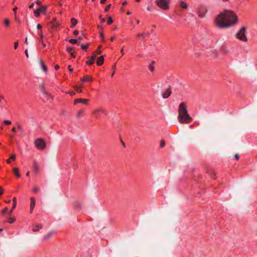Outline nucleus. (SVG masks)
Here are the masks:
<instances>
[{
    "label": "nucleus",
    "mask_w": 257,
    "mask_h": 257,
    "mask_svg": "<svg viewBox=\"0 0 257 257\" xmlns=\"http://www.w3.org/2000/svg\"><path fill=\"white\" fill-rule=\"evenodd\" d=\"M238 22V17L232 11L225 10L220 12L216 17L215 24L221 29L228 28L235 26Z\"/></svg>",
    "instance_id": "f257e3e1"
},
{
    "label": "nucleus",
    "mask_w": 257,
    "mask_h": 257,
    "mask_svg": "<svg viewBox=\"0 0 257 257\" xmlns=\"http://www.w3.org/2000/svg\"><path fill=\"white\" fill-rule=\"evenodd\" d=\"M178 120L180 123L185 124L190 123L192 120L184 102H181L179 105Z\"/></svg>",
    "instance_id": "f03ea898"
},
{
    "label": "nucleus",
    "mask_w": 257,
    "mask_h": 257,
    "mask_svg": "<svg viewBox=\"0 0 257 257\" xmlns=\"http://www.w3.org/2000/svg\"><path fill=\"white\" fill-rule=\"evenodd\" d=\"M245 31L246 28L245 27H242L236 34V38L243 42H246L247 38L245 35Z\"/></svg>",
    "instance_id": "7ed1b4c3"
},
{
    "label": "nucleus",
    "mask_w": 257,
    "mask_h": 257,
    "mask_svg": "<svg viewBox=\"0 0 257 257\" xmlns=\"http://www.w3.org/2000/svg\"><path fill=\"white\" fill-rule=\"evenodd\" d=\"M156 3L157 5L162 9L168 10L169 9V5L168 0H156Z\"/></svg>",
    "instance_id": "20e7f679"
},
{
    "label": "nucleus",
    "mask_w": 257,
    "mask_h": 257,
    "mask_svg": "<svg viewBox=\"0 0 257 257\" xmlns=\"http://www.w3.org/2000/svg\"><path fill=\"white\" fill-rule=\"evenodd\" d=\"M34 144L36 147L40 150H44L46 147V143L45 141L41 138L36 139Z\"/></svg>",
    "instance_id": "39448f33"
},
{
    "label": "nucleus",
    "mask_w": 257,
    "mask_h": 257,
    "mask_svg": "<svg viewBox=\"0 0 257 257\" xmlns=\"http://www.w3.org/2000/svg\"><path fill=\"white\" fill-rule=\"evenodd\" d=\"M207 10L205 6H201L198 9V14L200 18H202L207 13Z\"/></svg>",
    "instance_id": "423d86ee"
},
{
    "label": "nucleus",
    "mask_w": 257,
    "mask_h": 257,
    "mask_svg": "<svg viewBox=\"0 0 257 257\" xmlns=\"http://www.w3.org/2000/svg\"><path fill=\"white\" fill-rule=\"evenodd\" d=\"M40 91L42 92V93L45 95L48 99H52V96L50 94H49L48 92L45 90V83L42 82L40 86Z\"/></svg>",
    "instance_id": "0eeeda50"
},
{
    "label": "nucleus",
    "mask_w": 257,
    "mask_h": 257,
    "mask_svg": "<svg viewBox=\"0 0 257 257\" xmlns=\"http://www.w3.org/2000/svg\"><path fill=\"white\" fill-rule=\"evenodd\" d=\"M47 9V7L42 6V8L37 9L34 12L35 16L38 17L39 16L41 13H45Z\"/></svg>",
    "instance_id": "6e6552de"
},
{
    "label": "nucleus",
    "mask_w": 257,
    "mask_h": 257,
    "mask_svg": "<svg viewBox=\"0 0 257 257\" xmlns=\"http://www.w3.org/2000/svg\"><path fill=\"white\" fill-rule=\"evenodd\" d=\"M55 231L53 230L50 231L46 234H44L43 237V239L45 241H48L54 234Z\"/></svg>",
    "instance_id": "1a4fd4ad"
},
{
    "label": "nucleus",
    "mask_w": 257,
    "mask_h": 257,
    "mask_svg": "<svg viewBox=\"0 0 257 257\" xmlns=\"http://www.w3.org/2000/svg\"><path fill=\"white\" fill-rule=\"evenodd\" d=\"M95 57V52H93V55L91 56L88 57L87 58L88 59L90 60V61H86V63L88 65H91L94 63Z\"/></svg>",
    "instance_id": "9d476101"
},
{
    "label": "nucleus",
    "mask_w": 257,
    "mask_h": 257,
    "mask_svg": "<svg viewBox=\"0 0 257 257\" xmlns=\"http://www.w3.org/2000/svg\"><path fill=\"white\" fill-rule=\"evenodd\" d=\"M30 213H32L36 204V200L34 197L30 198Z\"/></svg>",
    "instance_id": "9b49d317"
},
{
    "label": "nucleus",
    "mask_w": 257,
    "mask_h": 257,
    "mask_svg": "<svg viewBox=\"0 0 257 257\" xmlns=\"http://www.w3.org/2000/svg\"><path fill=\"white\" fill-rule=\"evenodd\" d=\"M13 205L12 206V209L9 212V215L10 216H12L13 211L15 209L16 205H17V199L16 197L13 198Z\"/></svg>",
    "instance_id": "f8f14e48"
},
{
    "label": "nucleus",
    "mask_w": 257,
    "mask_h": 257,
    "mask_svg": "<svg viewBox=\"0 0 257 257\" xmlns=\"http://www.w3.org/2000/svg\"><path fill=\"white\" fill-rule=\"evenodd\" d=\"M88 102V100L86 99L80 98L74 100V104H77V103L80 102L84 104H87Z\"/></svg>",
    "instance_id": "ddd939ff"
},
{
    "label": "nucleus",
    "mask_w": 257,
    "mask_h": 257,
    "mask_svg": "<svg viewBox=\"0 0 257 257\" xmlns=\"http://www.w3.org/2000/svg\"><path fill=\"white\" fill-rule=\"evenodd\" d=\"M39 165H38V162L37 161H34V166H33L34 172L36 174H37L39 172Z\"/></svg>",
    "instance_id": "4468645a"
},
{
    "label": "nucleus",
    "mask_w": 257,
    "mask_h": 257,
    "mask_svg": "<svg viewBox=\"0 0 257 257\" xmlns=\"http://www.w3.org/2000/svg\"><path fill=\"white\" fill-rule=\"evenodd\" d=\"M50 25L51 26L52 29H55L58 26V24L56 22V19L54 18L53 21L50 23Z\"/></svg>",
    "instance_id": "2eb2a0df"
},
{
    "label": "nucleus",
    "mask_w": 257,
    "mask_h": 257,
    "mask_svg": "<svg viewBox=\"0 0 257 257\" xmlns=\"http://www.w3.org/2000/svg\"><path fill=\"white\" fill-rule=\"evenodd\" d=\"M104 56H101L99 57L96 61L97 65L98 66H101L102 65L104 62Z\"/></svg>",
    "instance_id": "dca6fc26"
},
{
    "label": "nucleus",
    "mask_w": 257,
    "mask_h": 257,
    "mask_svg": "<svg viewBox=\"0 0 257 257\" xmlns=\"http://www.w3.org/2000/svg\"><path fill=\"white\" fill-rule=\"evenodd\" d=\"M171 93V91L170 89H167L165 92L163 94V97L164 98H168Z\"/></svg>",
    "instance_id": "f3484780"
},
{
    "label": "nucleus",
    "mask_w": 257,
    "mask_h": 257,
    "mask_svg": "<svg viewBox=\"0 0 257 257\" xmlns=\"http://www.w3.org/2000/svg\"><path fill=\"white\" fill-rule=\"evenodd\" d=\"M180 7L182 9H183V10H187L188 8V5H187V3H186L183 1H181L180 2Z\"/></svg>",
    "instance_id": "a211bd4d"
},
{
    "label": "nucleus",
    "mask_w": 257,
    "mask_h": 257,
    "mask_svg": "<svg viewBox=\"0 0 257 257\" xmlns=\"http://www.w3.org/2000/svg\"><path fill=\"white\" fill-rule=\"evenodd\" d=\"M42 227V224H36L33 226L32 229L34 231H38Z\"/></svg>",
    "instance_id": "6ab92c4d"
},
{
    "label": "nucleus",
    "mask_w": 257,
    "mask_h": 257,
    "mask_svg": "<svg viewBox=\"0 0 257 257\" xmlns=\"http://www.w3.org/2000/svg\"><path fill=\"white\" fill-rule=\"evenodd\" d=\"M67 51L70 53L71 56L73 57V58H75V52L73 51V49L72 47H68L67 48Z\"/></svg>",
    "instance_id": "aec40b11"
},
{
    "label": "nucleus",
    "mask_w": 257,
    "mask_h": 257,
    "mask_svg": "<svg viewBox=\"0 0 257 257\" xmlns=\"http://www.w3.org/2000/svg\"><path fill=\"white\" fill-rule=\"evenodd\" d=\"M13 170L16 176H17V177H20V174L19 173V169L18 168H13Z\"/></svg>",
    "instance_id": "412c9836"
},
{
    "label": "nucleus",
    "mask_w": 257,
    "mask_h": 257,
    "mask_svg": "<svg viewBox=\"0 0 257 257\" xmlns=\"http://www.w3.org/2000/svg\"><path fill=\"white\" fill-rule=\"evenodd\" d=\"M100 112V108H98V109H95L93 111L92 113L93 114V115H94V116L98 118L99 117V112Z\"/></svg>",
    "instance_id": "4be33fe9"
},
{
    "label": "nucleus",
    "mask_w": 257,
    "mask_h": 257,
    "mask_svg": "<svg viewBox=\"0 0 257 257\" xmlns=\"http://www.w3.org/2000/svg\"><path fill=\"white\" fill-rule=\"evenodd\" d=\"M81 80L82 82L92 81V79L90 76H85L83 78L81 79Z\"/></svg>",
    "instance_id": "5701e85b"
},
{
    "label": "nucleus",
    "mask_w": 257,
    "mask_h": 257,
    "mask_svg": "<svg viewBox=\"0 0 257 257\" xmlns=\"http://www.w3.org/2000/svg\"><path fill=\"white\" fill-rule=\"evenodd\" d=\"M39 62H40V65H41V68L44 71H46L47 70V67L46 66H45L42 60H39Z\"/></svg>",
    "instance_id": "b1692460"
},
{
    "label": "nucleus",
    "mask_w": 257,
    "mask_h": 257,
    "mask_svg": "<svg viewBox=\"0 0 257 257\" xmlns=\"http://www.w3.org/2000/svg\"><path fill=\"white\" fill-rule=\"evenodd\" d=\"M71 25L70 26V27L74 28L77 24V21L74 18H72L71 19Z\"/></svg>",
    "instance_id": "393cba45"
},
{
    "label": "nucleus",
    "mask_w": 257,
    "mask_h": 257,
    "mask_svg": "<svg viewBox=\"0 0 257 257\" xmlns=\"http://www.w3.org/2000/svg\"><path fill=\"white\" fill-rule=\"evenodd\" d=\"M33 191L35 193H38L40 191V188L37 186H34L33 188Z\"/></svg>",
    "instance_id": "a878e982"
},
{
    "label": "nucleus",
    "mask_w": 257,
    "mask_h": 257,
    "mask_svg": "<svg viewBox=\"0 0 257 257\" xmlns=\"http://www.w3.org/2000/svg\"><path fill=\"white\" fill-rule=\"evenodd\" d=\"M150 34L149 33H142V34H138L137 35V37H142L143 38H144L147 36H149Z\"/></svg>",
    "instance_id": "bb28decb"
},
{
    "label": "nucleus",
    "mask_w": 257,
    "mask_h": 257,
    "mask_svg": "<svg viewBox=\"0 0 257 257\" xmlns=\"http://www.w3.org/2000/svg\"><path fill=\"white\" fill-rule=\"evenodd\" d=\"M4 24H5V25L6 27H9L10 26V20L8 18H6L5 20H4Z\"/></svg>",
    "instance_id": "cd10ccee"
},
{
    "label": "nucleus",
    "mask_w": 257,
    "mask_h": 257,
    "mask_svg": "<svg viewBox=\"0 0 257 257\" xmlns=\"http://www.w3.org/2000/svg\"><path fill=\"white\" fill-rule=\"evenodd\" d=\"M155 63V61H152V64L149 66V69L152 72H153L155 68H154V66H153V64H154Z\"/></svg>",
    "instance_id": "c85d7f7f"
},
{
    "label": "nucleus",
    "mask_w": 257,
    "mask_h": 257,
    "mask_svg": "<svg viewBox=\"0 0 257 257\" xmlns=\"http://www.w3.org/2000/svg\"><path fill=\"white\" fill-rule=\"evenodd\" d=\"M74 89L78 92L81 93L82 92V89L78 86H75Z\"/></svg>",
    "instance_id": "c756f323"
},
{
    "label": "nucleus",
    "mask_w": 257,
    "mask_h": 257,
    "mask_svg": "<svg viewBox=\"0 0 257 257\" xmlns=\"http://www.w3.org/2000/svg\"><path fill=\"white\" fill-rule=\"evenodd\" d=\"M69 42L71 44H75L77 43V40H76V39H70V40H69Z\"/></svg>",
    "instance_id": "7c9ffc66"
},
{
    "label": "nucleus",
    "mask_w": 257,
    "mask_h": 257,
    "mask_svg": "<svg viewBox=\"0 0 257 257\" xmlns=\"http://www.w3.org/2000/svg\"><path fill=\"white\" fill-rule=\"evenodd\" d=\"M100 47L101 46H99L98 49H97L96 51L95 52V55H96V53L98 54H100L101 53H102V51L101 50H100Z\"/></svg>",
    "instance_id": "2f4dec72"
},
{
    "label": "nucleus",
    "mask_w": 257,
    "mask_h": 257,
    "mask_svg": "<svg viewBox=\"0 0 257 257\" xmlns=\"http://www.w3.org/2000/svg\"><path fill=\"white\" fill-rule=\"evenodd\" d=\"M89 45V43H88L87 45H82L81 46V47L82 49L83 50H86L88 47V46Z\"/></svg>",
    "instance_id": "473e14b6"
},
{
    "label": "nucleus",
    "mask_w": 257,
    "mask_h": 257,
    "mask_svg": "<svg viewBox=\"0 0 257 257\" xmlns=\"http://www.w3.org/2000/svg\"><path fill=\"white\" fill-rule=\"evenodd\" d=\"M100 112H101L102 113H103L105 115H106L108 113V112H107V110H106L105 109H103L102 108H100Z\"/></svg>",
    "instance_id": "72a5a7b5"
},
{
    "label": "nucleus",
    "mask_w": 257,
    "mask_h": 257,
    "mask_svg": "<svg viewBox=\"0 0 257 257\" xmlns=\"http://www.w3.org/2000/svg\"><path fill=\"white\" fill-rule=\"evenodd\" d=\"M4 123L6 125H10L12 123V121L10 120H5L4 121Z\"/></svg>",
    "instance_id": "f704fd0d"
},
{
    "label": "nucleus",
    "mask_w": 257,
    "mask_h": 257,
    "mask_svg": "<svg viewBox=\"0 0 257 257\" xmlns=\"http://www.w3.org/2000/svg\"><path fill=\"white\" fill-rule=\"evenodd\" d=\"M113 22V20L111 17H108V21H107V24L110 25L112 24Z\"/></svg>",
    "instance_id": "c9c22d12"
},
{
    "label": "nucleus",
    "mask_w": 257,
    "mask_h": 257,
    "mask_svg": "<svg viewBox=\"0 0 257 257\" xmlns=\"http://www.w3.org/2000/svg\"><path fill=\"white\" fill-rule=\"evenodd\" d=\"M110 7H111V5H110H110H107V6H106L105 7V9H104V11H105V12H107V11H109V9H110Z\"/></svg>",
    "instance_id": "e433bc0d"
},
{
    "label": "nucleus",
    "mask_w": 257,
    "mask_h": 257,
    "mask_svg": "<svg viewBox=\"0 0 257 257\" xmlns=\"http://www.w3.org/2000/svg\"><path fill=\"white\" fill-rule=\"evenodd\" d=\"M15 221V219L14 218H10L9 219H8V222L10 223H13Z\"/></svg>",
    "instance_id": "4c0bfd02"
},
{
    "label": "nucleus",
    "mask_w": 257,
    "mask_h": 257,
    "mask_svg": "<svg viewBox=\"0 0 257 257\" xmlns=\"http://www.w3.org/2000/svg\"><path fill=\"white\" fill-rule=\"evenodd\" d=\"M165 143L164 141L162 140L160 143V147L161 148H163L165 146Z\"/></svg>",
    "instance_id": "58836bf2"
},
{
    "label": "nucleus",
    "mask_w": 257,
    "mask_h": 257,
    "mask_svg": "<svg viewBox=\"0 0 257 257\" xmlns=\"http://www.w3.org/2000/svg\"><path fill=\"white\" fill-rule=\"evenodd\" d=\"M8 211V207H5L2 211V213L3 215H4L6 212H7Z\"/></svg>",
    "instance_id": "ea45409f"
},
{
    "label": "nucleus",
    "mask_w": 257,
    "mask_h": 257,
    "mask_svg": "<svg viewBox=\"0 0 257 257\" xmlns=\"http://www.w3.org/2000/svg\"><path fill=\"white\" fill-rule=\"evenodd\" d=\"M16 155L15 154H13L11 157H10V159H12L13 160H15L16 159Z\"/></svg>",
    "instance_id": "a19ab883"
},
{
    "label": "nucleus",
    "mask_w": 257,
    "mask_h": 257,
    "mask_svg": "<svg viewBox=\"0 0 257 257\" xmlns=\"http://www.w3.org/2000/svg\"><path fill=\"white\" fill-rule=\"evenodd\" d=\"M18 8L17 7H15L13 9V11H14V15L16 16V14H17V10Z\"/></svg>",
    "instance_id": "79ce46f5"
},
{
    "label": "nucleus",
    "mask_w": 257,
    "mask_h": 257,
    "mask_svg": "<svg viewBox=\"0 0 257 257\" xmlns=\"http://www.w3.org/2000/svg\"><path fill=\"white\" fill-rule=\"evenodd\" d=\"M18 42H15V44H14V49H17V48H18Z\"/></svg>",
    "instance_id": "37998d69"
},
{
    "label": "nucleus",
    "mask_w": 257,
    "mask_h": 257,
    "mask_svg": "<svg viewBox=\"0 0 257 257\" xmlns=\"http://www.w3.org/2000/svg\"><path fill=\"white\" fill-rule=\"evenodd\" d=\"M17 126L18 130H19V131H21L22 128H21V125L19 123H18L17 124Z\"/></svg>",
    "instance_id": "c03bdc74"
},
{
    "label": "nucleus",
    "mask_w": 257,
    "mask_h": 257,
    "mask_svg": "<svg viewBox=\"0 0 257 257\" xmlns=\"http://www.w3.org/2000/svg\"><path fill=\"white\" fill-rule=\"evenodd\" d=\"M37 28L38 29V30H41L42 29V26L40 24H38L37 26Z\"/></svg>",
    "instance_id": "a18cd8bd"
},
{
    "label": "nucleus",
    "mask_w": 257,
    "mask_h": 257,
    "mask_svg": "<svg viewBox=\"0 0 257 257\" xmlns=\"http://www.w3.org/2000/svg\"><path fill=\"white\" fill-rule=\"evenodd\" d=\"M39 36H40V39H43V34H42V33L41 32H40L39 33Z\"/></svg>",
    "instance_id": "49530a36"
},
{
    "label": "nucleus",
    "mask_w": 257,
    "mask_h": 257,
    "mask_svg": "<svg viewBox=\"0 0 257 257\" xmlns=\"http://www.w3.org/2000/svg\"><path fill=\"white\" fill-rule=\"evenodd\" d=\"M234 157L236 159V160H238L239 159V155L237 154H236L235 155H234Z\"/></svg>",
    "instance_id": "de8ad7c7"
},
{
    "label": "nucleus",
    "mask_w": 257,
    "mask_h": 257,
    "mask_svg": "<svg viewBox=\"0 0 257 257\" xmlns=\"http://www.w3.org/2000/svg\"><path fill=\"white\" fill-rule=\"evenodd\" d=\"M25 54H26V55L27 57V58H28V57H29V54H28V50H27V49H26V50H25Z\"/></svg>",
    "instance_id": "09e8293b"
},
{
    "label": "nucleus",
    "mask_w": 257,
    "mask_h": 257,
    "mask_svg": "<svg viewBox=\"0 0 257 257\" xmlns=\"http://www.w3.org/2000/svg\"><path fill=\"white\" fill-rule=\"evenodd\" d=\"M100 37H101V38L102 39V41H104V36L103 35V34H102V33L100 34Z\"/></svg>",
    "instance_id": "8fccbe9b"
},
{
    "label": "nucleus",
    "mask_w": 257,
    "mask_h": 257,
    "mask_svg": "<svg viewBox=\"0 0 257 257\" xmlns=\"http://www.w3.org/2000/svg\"><path fill=\"white\" fill-rule=\"evenodd\" d=\"M73 33L75 35H77L79 33L78 31L77 30H75L74 32H73Z\"/></svg>",
    "instance_id": "3c124183"
},
{
    "label": "nucleus",
    "mask_w": 257,
    "mask_h": 257,
    "mask_svg": "<svg viewBox=\"0 0 257 257\" xmlns=\"http://www.w3.org/2000/svg\"><path fill=\"white\" fill-rule=\"evenodd\" d=\"M68 68H69V70L70 71V72H72L73 71V68H71V66L70 65H69L68 66Z\"/></svg>",
    "instance_id": "603ef678"
},
{
    "label": "nucleus",
    "mask_w": 257,
    "mask_h": 257,
    "mask_svg": "<svg viewBox=\"0 0 257 257\" xmlns=\"http://www.w3.org/2000/svg\"><path fill=\"white\" fill-rule=\"evenodd\" d=\"M36 4L37 5H38V6H41V2L39 1H37L36 2Z\"/></svg>",
    "instance_id": "864d4df0"
},
{
    "label": "nucleus",
    "mask_w": 257,
    "mask_h": 257,
    "mask_svg": "<svg viewBox=\"0 0 257 257\" xmlns=\"http://www.w3.org/2000/svg\"><path fill=\"white\" fill-rule=\"evenodd\" d=\"M69 94L71 96H73L75 95V92H73V91H71L70 92H69Z\"/></svg>",
    "instance_id": "5fc2aeb1"
},
{
    "label": "nucleus",
    "mask_w": 257,
    "mask_h": 257,
    "mask_svg": "<svg viewBox=\"0 0 257 257\" xmlns=\"http://www.w3.org/2000/svg\"><path fill=\"white\" fill-rule=\"evenodd\" d=\"M54 68H55V70H58L59 68V66L58 65H56L55 66Z\"/></svg>",
    "instance_id": "6e6d98bb"
},
{
    "label": "nucleus",
    "mask_w": 257,
    "mask_h": 257,
    "mask_svg": "<svg viewBox=\"0 0 257 257\" xmlns=\"http://www.w3.org/2000/svg\"><path fill=\"white\" fill-rule=\"evenodd\" d=\"M107 0H100V3L101 4H104Z\"/></svg>",
    "instance_id": "4d7b16f0"
},
{
    "label": "nucleus",
    "mask_w": 257,
    "mask_h": 257,
    "mask_svg": "<svg viewBox=\"0 0 257 257\" xmlns=\"http://www.w3.org/2000/svg\"><path fill=\"white\" fill-rule=\"evenodd\" d=\"M12 131L13 132H14V133L16 132V128H15V127H13V128H12Z\"/></svg>",
    "instance_id": "13d9d810"
},
{
    "label": "nucleus",
    "mask_w": 257,
    "mask_h": 257,
    "mask_svg": "<svg viewBox=\"0 0 257 257\" xmlns=\"http://www.w3.org/2000/svg\"><path fill=\"white\" fill-rule=\"evenodd\" d=\"M34 5V4H32L31 5H30L29 6V8H30V9H32V8H33Z\"/></svg>",
    "instance_id": "bf43d9fd"
},
{
    "label": "nucleus",
    "mask_w": 257,
    "mask_h": 257,
    "mask_svg": "<svg viewBox=\"0 0 257 257\" xmlns=\"http://www.w3.org/2000/svg\"><path fill=\"white\" fill-rule=\"evenodd\" d=\"M100 20H101V22L102 23H104L105 22V20L104 18H102Z\"/></svg>",
    "instance_id": "052dcab7"
},
{
    "label": "nucleus",
    "mask_w": 257,
    "mask_h": 257,
    "mask_svg": "<svg viewBox=\"0 0 257 257\" xmlns=\"http://www.w3.org/2000/svg\"><path fill=\"white\" fill-rule=\"evenodd\" d=\"M25 43L28 45V38H26L25 39Z\"/></svg>",
    "instance_id": "680f3d73"
},
{
    "label": "nucleus",
    "mask_w": 257,
    "mask_h": 257,
    "mask_svg": "<svg viewBox=\"0 0 257 257\" xmlns=\"http://www.w3.org/2000/svg\"><path fill=\"white\" fill-rule=\"evenodd\" d=\"M7 163H8V164L10 163H11V159H8L7 160Z\"/></svg>",
    "instance_id": "e2e57ef3"
},
{
    "label": "nucleus",
    "mask_w": 257,
    "mask_h": 257,
    "mask_svg": "<svg viewBox=\"0 0 257 257\" xmlns=\"http://www.w3.org/2000/svg\"><path fill=\"white\" fill-rule=\"evenodd\" d=\"M10 137L12 139H13L14 137V135L12 134L10 135Z\"/></svg>",
    "instance_id": "0e129e2a"
},
{
    "label": "nucleus",
    "mask_w": 257,
    "mask_h": 257,
    "mask_svg": "<svg viewBox=\"0 0 257 257\" xmlns=\"http://www.w3.org/2000/svg\"><path fill=\"white\" fill-rule=\"evenodd\" d=\"M82 37H79L78 38V40H79V41H81L82 40Z\"/></svg>",
    "instance_id": "69168bd1"
},
{
    "label": "nucleus",
    "mask_w": 257,
    "mask_h": 257,
    "mask_svg": "<svg viewBox=\"0 0 257 257\" xmlns=\"http://www.w3.org/2000/svg\"><path fill=\"white\" fill-rule=\"evenodd\" d=\"M41 43H42V45L43 46V47L46 46V44L43 41H41Z\"/></svg>",
    "instance_id": "338daca9"
},
{
    "label": "nucleus",
    "mask_w": 257,
    "mask_h": 257,
    "mask_svg": "<svg viewBox=\"0 0 257 257\" xmlns=\"http://www.w3.org/2000/svg\"><path fill=\"white\" fill-rule=\"evenodd\" d=\"M30 175V171H28L26 173V176H29Z\"/></svg>",
    "instance_id": "774afa93"
}]
</instances>
